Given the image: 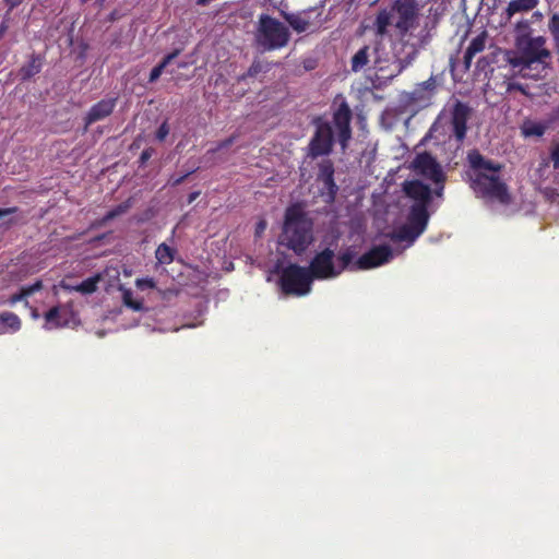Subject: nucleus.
<instances>
[{
    "mask_svg": "<svg viewBox=\"0 0 559 559\" xmlns=\"http://www.w3.org/2000/svg\"><path fill=\"white\" fill-rule=\"evenodd\" d=\"M119 290L121 292L122 302L128 308L134 311H143L144 305L142 300H138L133 297V292L124 286H120Z\"/></svg>",
    "mask_w": 559,
    "mask_h": 559,
    "instance_id": "0eeeda50",
    "label": "nucleus"
},
{
    "mask_svg": "<svg viewBox=\"0 0 559 559\" xmlns=\"http://www.w3.org/2000/svg\"><path fill=\"white\" fill-rule=\"evenodd\" d=\"M235 141V138L234 136H230L229 139L225 140V141H222L216 150H222V148H225V147H228L229 145H231Z\"/></svg>",
    "mask_w": 559,
    "mask_h": 559,
    "instance_id": "a211bd4d",
    "label": "nucleus"
},
{
    "mask_svg": "<svg viewBox=\"0 0 559 559\" xmlns=\"http://www.w3.org/2000/svg\"><path fill=\"white\" fill-rule=\"evenodd\" d=\"M76 323L74 311L69 305L52 307L45 313L44 329L55 330L71 326Z\"/></svg>",
    "mask_w": 559,
    "mask_h": 559,
    "instance_id": "f03ea898",
    "label": "nucleus"
},
{
    "mask_svg": "<svg viewBox=\"0 0 559 559\" xmlns=\"http://www.w3.org/2000/svg\"><path fill=\"white\" fill-rule=\"evenodd\" d=\"M155 257L162 264H169L174 260V251L170 247L162 243L157 247Z\"/></svg>",
    "mask_w": 559,
    "mask_h": 559,
    "instance_id": "9d476101",
    "label": "nucleus"
},
{
    "mask_svg": "<svg viewBox=\"0 0 559 559\" xmlns=\"http://www.w3.org/2000/svg\"><path fill=\"white\" fill-rule=\"evenodd\" d=\"M129 209H130L129 201L124 202V203H121V204L117 205L115 209H112L111 211H109L105 215L104 221L112 219V218H115V217L126 213Z\"/></svg>",
    "mask_w": 559,
    "mask_h": 559,
    "instance_id": "f8f14e48",
    "label": "nucleus"
},
{
    "mask_svg": "<svg viewBox=\"0 0 559 559\" xmlns=\"http://www.w3.org/2000/svg\"><path fill=\"white\" fill-rule=\"evenodd\" d=\"M177 55H178V51H174V52L167 55L158 66H156L155 68L152 69V71L150 73V82L151 83H153L159 79L163 71L171 62V60L177 57Z\"/></svg>",
    "mask_w": 559,
    "mask_h": 559,
    "instance_id": "6e6552de",
    "label": "nucleus"
},
{
    "mask_svg": "<svg viewBox=\"0 0 559 559\" xmlns=\"http://www.w3.org/2000/svg\"><path fill=\"white\" fill-rule=\"evenodd\" d=\"M21 329L20 318L10 311L0 312V334L15 333Z\"/></svg>",
    "mask_w": 559,
    "mask_h": 559,
    "instance_id": "20e7f679",
    "label": "nucleus"
},
{
    "mask_svg": "<svg viewBox=\"0 0 559 559\" xmlns=\"http://www.w3.org/2000/svg\"><path fill=\"white\" fill-rule=\"evenodd\" d=\"M275 247H276V249H278V248H280V240H276V241H275Z\"/></svg>",
    "mask_w": 559,
    "mask_h": 559,
    "instance_id": "b1692460",
    "label": "nucleus"
},
{
    "mask_svg": "<svg viewBox=\"0 0 559 559\" xmlns=\"http://www.w3.org/2000/svg\"><path fill=\"white\" fill-rule=\"evenodd\" d=\"M135 285L139 289L154 288L155 282L151 277L138 278Z\"/></svg>",
    "mask_w": 559,
    "mask_h": 559,
    "instance_id": "ddd939ff",
    "label": "nucleus"
},
{
    "mask_svg": "<svg viewBox=\"0 0 559 559\" xmlns=\"http://www.w3.org/2000/svg\"><path fill=\"white\" fill-rule=\"evenodd\" d=\"M41 288V282H36L33 285H29L27 287H23L19 294H15L10 297L9 302L11 305H15L16 302L23 300L24 298L31 296L35 292L39 290Z\"/></svg>",
    "mask_w": 559,
    "mask_h": 559,
    "instance_id": "1a4fd4ad",
    "label": "nucleus"
},
{
    "mask_svg": "<svg viewBox=\"0 0 559 559\" xmlns=\"http://www.w3.org/2000/svg\"><path fill=\"white\" fill-rule=\"evenodd\" d=\"M191 173H187L185 174L183 176L181 177H178V178H174V179H170V185L173 186H178L180 185Z\"/></svg>",
    "mask_w": 559,
    "mask_h": 559,
    "instance_id": "6ab92c4d",
    "label": "nucleus"
},
{
    "mask_svg": "<svg viewBox=\"0 0 559 559\" xmlns=\"http://www.w3.org/2000/svg\"><path fill=\"white\" fill-rule=\"evenodd\" d=\"M41 59L39 57L33 56L31 60L21 68L20 75L22 80H27L39 73L41 70Z\"/></svg>",
    "mask_w": 559,
    "mask_h": 559,
    "instance_id": "423d86ee",
    "label": "nucleus"
},
{
    "mask_svg": "<svg viewBox=\"0 0 559 559\" xmlns=\"http://www.w3.org/2000/svg\"><path fill=\"white\" fill-rule=\"evenodd\" d=\"M17 211L16 207H7V209H0V218L7 217L12 215Z\"/></svg>",
    "mask_w": 559,
    "mask_h": 559,
    "instance_id": "dca6fc26",
    "label": "nucleus"
},
{
    "mask_svg": "<svg viewBox=\"0 0 559 559\" xmlns=\"http://www.w3.org/2000/svg\"><path fill=\"white\" fill-rule=\"evenodd\" d=\"M7 5L9 7V10H13L15 7H17L23 0H4Z\"/></svg>",
    "mask_w": 559,
    "mask_h": 559,
    "instance_id": "aec40b11",
    "label": "nucleus"
},
{
    "mask_svg": "<svg viewBox=\"0 0 559 559\" xmlns=\"http://www.w3.org/2000/svg\"><path fill=\"white\" fill-rule=\"evenodd\" d=\"M266 228V222L264 219H261L255 227V235L259 237L261 236Z\"/></svg>",
    "mask_w": 559,
    "mask_h": 559,
    "instance_id": "2eb2a0df",
    "label": "nucleus"
},
{
    "mask_svg": "<svg viewBox=\"0 0 559 559\" xmlns=\"http://www.w3.org/2000/svg\"><path fill=\"white\" fill-rule=\"evenodd\" d=\"M198 195H199V192H193V193H191V194L189 195V200H188V202H189V203H192V202L198 198Z\"/></svg>",
    "mask_w": 559,
    "mask_h": 559,
    "instance_id": "5701e85b",
    "label": "nucleus"
},
{
    "mask_svg": "<svg viewBox=\"0 0 559 559\" xmlns=\"http://www.w3.org/2000/svg\"><path fill=\"white\" fill-rule=\"evenodd\" d=\"M100 274H96L92 277L86 278L78 285L62 284V287L69 292H79L83 295L93 294L97 289V285L100 282Z\"/></svg>",
    "mask_w": 559,
    "mask_h": 559,
    "instance_id": "39448f33",
    "label": "nucleus"
},
{
    "mask_svg": "<svg viewBox=\"0 0 559 559\" xmlns=\"http://www.w3.org/2000/svg\"><path fill=\"white\" fill-rule=\"evenodd\" d=\"M83 3L87 2L88 0H81Z\"/></svg>",
    "mask_w": 559,
    "mask_h": 559,
    "instance_id": "393cba45",
    "label": "nucleus"
},
{
    "mask_svg": "<svg viewBox=\"0 0 559 559\" xmlns=\"http://www.w3.org/2000/svg\"><path fill=\"white\" fill-rule=\"evenodd\" d=\"M266 281L273 283L276 290H280V260H275L271 269L267 271Z\"/></svg>",
    "mask_w": 559,
    "mask_h": 559,
    "instance_id": "9b49d317",
    "label": "nucleus"
},
{
    "mask_svg": "<svg viewBox=\"0 0 559 559\" xmlns=\"http://www.w3.org/2000/svg\"><path fill=\"white\" fill-rule=\"evenodd\" d=\"M257 43L264 50L275 49L280 46V22L266 14L259 19L255 35Z\"/></svg>",
    "mask_w": 559,
    "mask_h": 559,
    "instance_id": "f257e3e1",
    "label": "nucleus"
},
{
    "mask_svg": "<svg viewBox=\"0 0 559 559\" xmlns=\"http://www.w3.org/2000/svg\"><path fill=\"white\" fill-rule=\"evenodd\" d=\"M8 21H9V17L5 16L3 19V21L1 22L0 24V39L2 38V36L5 34V32L8 31L9 28V24H8Z\"/></svg>",
    "mask_w": 559,
    "mask_h": 559,
    "instance_id": "f3484780",
    "label": "nucleus"
},
{
    "mask_svg": "<svg viewBox=\"0 0 559 559\" xmlns=\"http://www.w3.org/2000/svg\"><path fill=\"white\" fill-rule=\"evenodd\" d=\"M259 70H260V66L259 64H252L250 67V69L248 70L247 75L248 76H253V75H255L258 73Z\"/></svg>",
    "mask_w": 559,
    "mask_h": 559,
    "instance_id": "412c9836",
    "label": "nucleus"
},
{
    "mask_svg": "<svg viewBox=\"0 0 559 559\" xmlns=\"http://www.w3.org/2000/svg\"><path fill=\"white\" fill-rule=\"evenodd\" d=\"M169 133V128L166 122L162 123L156 132V138L159 141H164Z\"/></svg>",
    "mask_w": 559,
    "mask_h": 559,
    "instance_id": "4468645a",
    "label": "nucleus"
},
{
    "mask_svg": "<svg viewBox=\"0 0 559 559\" xmlns=\"http://www.w3.org/2000/svg\"><path fill=\"white\" fill-rule=\"evenodd\" d=\"M115 105V99H103L95 104L90 109L85 118L86 127L109 116L112 112Z\"/></svg>",
    "mask_w": 559,
    "mask_h": 559,
    "instance_id": "7ed1b4c3",
    "label": "nucleus"
},
{
    "mask_svg": "<svg viewBox=\"0 0 559 559\" xmlns=\"http://www.w3.org/2000/svg\"><path fill=\"white\" fill-rule=\"evenodd\" d=\"M151 156L150 152L146 150V151H143L142 154H141V159L142 160H146L148 159Z\"/></svg>",
    "mask_w": 559,
    "mask_h": 559,
    "instance_id": "4be33fe9",
    "label": "nucleus"
}]
</instances>
